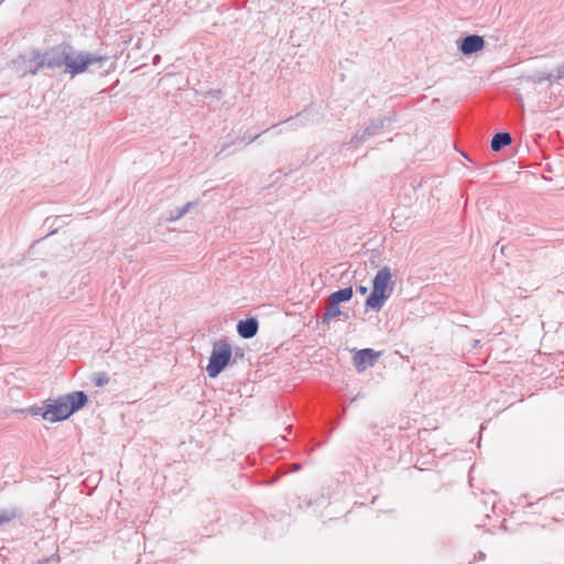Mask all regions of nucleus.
<instances>
[{
  "label": "nucleus",
  "instance_id": "obj_7",
  "mask_svg": "<svg viewBox=\"0 0 564 564\" xmlns=\"http://www.w3.org/2000/svg\"><path fill=\"white\" fill-rule=\"evenodd\" d=\"M381 352L376 351L371 348H364L358 350L354 356V365L358 372L364 371L367 367H372Z\"/></svg>",
  "mask_w": 564,
  "mask_h": 564
},
{
  "label": "nucleus",
  "instance_id": "obj_21",
  "mask_svg": "<svg viewBox=\"0 0 564 564\" xmlns=\"http://www.w3.org/2000/svg\"><path fill=\"white\" fill-rule=\"evenodd\" d=\"M477 556H478L479 560H485V557H486L484 552H478Z\"/></svg>",
  "mask_w": 564,
  "mask_h": 564
},
{
  "label": "nucleus",
  "instance_id": "obj_22",
  "mask_svg": "<svg viewBox=\"0 0 564 564\" xmlns=\"http://www.w3.org/2000/svg\"><path fill=\"white\" fill-rule=\"evenodd\" d=\"M259 137H260V134L254 135V138L252 139V141L257 140Z\"/></svg>",
  "mask_w": 564,
  "mask_h": 564
},
{
  "label": "nucleus",
  "instance_id": "obj_10",
  "mask_svg": "<svg viewBox=\"0 0 564 564\" xmlns=\"http://www.w3.org/2000/svg\"><path fill=\"white\" fill-rule=\"evenodd\" d=\"M259 329V323L254 317L241 319L237 324V333L243 339L253 338Z\"/></svg>",
  "mask_w": 564,
  "mask_h": 564
},
{
  "label": "nucleus",
  "instance_id": "obj_13",
  "mask_svg": "<svg viewBox=\"0 0 564 564\" xmlns=\"http://www.w3.org/2000/svg\"><path fill=\"white\" fill-rule=\"evenodd\" d=\"M352 295H354L352 288L347 286V288H344V289L333 292L329 295L328 300L336 304H340V303L350 301Z\"/></svg>",
  "mask_w": 564,
  "mask_h": 564
},
{
  "label": "nucleus",
  "instance_id": "obj_8",
  "mask_svg": "<svg viewBox=\"0 0 564 564\" xmlns=\"http://www.w3.org/2000/svg\"><path fill=\"white\" fill-rule=\"evenodd\" d=\"M291 128L308 127L319 122L318 115L314 112L313 108H306L299 112L295 117H290L285 120Z\"/></svg>",
  "mask_w": 564,
  "mask_h": 564
},
{
  "label": "nucleus",
  "instance_id": "obj_12",
  "mask_svg": "<svg viewBox=\"0 0 564 564\" xmlns=\"http://www.w3.org/2000/svg\"><path fill=\"white\" fill-rule=\"evenodd\" d=\"M512 141L511 134L509 132H497L490 142V148L492 151L498 152L502 148L509 145Z\"/></svg>",
  "mask_w": 564,
  "mask_h": 564
},
{
  "label": "nucleus",
  "instance_id": "obj_17",
  "mask_svg": "<svg viewBox=\"0 0 564 564\" xmlns=\"http://www.w3.org/2000/svg\"><path fill=\"white\" fill-rule=\"evenodd\" d=\"M91 380L96 387H104L109 382V376L106 372H96Z\"/></svg>",
  "mask_w": 564,
  "mask_h": 564
},
{
  "label": "nucleus",
  "instance_id": "obj_20",
  "mask_svg": "<svg viewBox=\"0 0 564 564\" xmlns=\"http://www.w3.org/2000/svg\"><path fill=\"white\" fill-rule=\"evenodd\" d=\"M358 292L362 295H365L368 292V288L364 285L358 286Z\"/></svg>",
  "mask_w": 564,
  "mask_h": 564
},
{
  "label": "nucleus",
  "instance_id": "obj_11",
  "mask_svg": "<svg viewBox=\"0 0 564 564\" xmlns=\"http://www.w3.org/2000/svg\"><path fill=\"white\" fill-rule=\"evenodd\" d=\"M344 316L345 319L348 318V314H344L339 307V304H336L328 300L327 307L322 317V324H328L333 318L338 316Z\"/></svg>",
  "mask_w": 564,
  "mask_h": 564
},
{
  "label": "nucleus",
  "instance_id": "obj_3",
  "mask_svg": "<svg viewBox=\"0 0 564 564\" xmlns=\"http://www.w3.org/2000/svg\"><path fill=\"white\" fill-rule=\"evenodd\" d=\"M392 273L390 268H381L373 278L372 291L366 299V306L379 312L393 291Z\"/></svg>",
  "mask_w": 564,
  "mask_h": 564
},
{
  "label": "nucleus",
  "instance_id": "obj_14",
  "mask_svg": "<svg viewBox=\"0 0 564 564\" xmlns=\"http://www.w3.org/2000/svg\"><path fill=\"white\" fill-rule=\"evenodd\" d=\"M195 205L193 202L186 203L183 207L176 208L175 210H171L166 221H176L181 219L185 214L189 212V209Z\"/></svg>",
  "mask_w": 564,
  "mask_h": 564
},
{
  "label": "nucleus",
  "instance_id": "obj_9",
  "mask_svg": "<svg viewBox=\"0 0 564 564\" xmlns=\"http://www.w3.org/2000/svg\"><path fill=\"white\" fill-rule=\"evenodd\" d=\"M485 47V40L478 34H469L462 39L458 48L464 56H469Z\"/></svg>",
  "mask_w": 564,
  "mask_h": 564
},
{
  "label": "nucleus",
  "instance_id": "obj_5",
  "mask_svg": "<svg viewBox=\"0 0 564 564\" xmlns=\"http://www.w3.org/2000/svg\"><path fill=\"white\" fill-rule=\"evenodd\" d=\"M42 55L40 50H32L29 53L20 55L17 59L13 61V64L17 67V70L21 76L36 75L41 69L45 68V66H40Z\"/></svg>",
  "mask_w": 564,
  "mask_h": 564
},
{
  "label": "nucleus",
  "instance_id": "obj_1",
  "mask_svg": "<svg viewBox=\"0 0 564 564\" xmlns=\"http://www.w3.org/2000/svg\"><path fill=\"white\" fill-rule=\"evenodd\" d=\"M41 55L40 66L52 70L63 68V73L69 75L70 78L87 72L94 65L101 68L109 61L107 55L78 51L68 42L56 44L45 52H41Z\"/></svg>",
  "mask_w": 564,
  "mask_h": 564
},
{
  "label": "nucleus",
  "instance_id": "obj_18",
  "mask_svg": "<svg viewBox=\"0 0 564 564\" xmlns=\"http://www.w3.org/2000/svg\"><path fill=\"white\" fill-rule=\"evenodd\" d=\"M553 77H555V84L564 82V62L553 69Z\"/></svg>",
  "mask_w": 564,
  "mask_h": 564
},
{
  "label": "nucleus",
  "instance_id": "obj_23",
  "mask_svg": "<svg viewBox=\"0 0 564 564\" xmlns=\"http://www.w3.org/2000/svg\"><path fill=\"white\" fill-rule=\"evenodd\" d=\"M299 469H300L299 465L294 466V470H299Z\"/></svg>",
  "mask_w": 564,
  "mask_h": 564
},
{
  "label": "nucleus",
  "instance_id": "obj_19",
  "mask_svg": "<svg viewBox=\"0 0 564 564\" xmlns=\"http://www.w3.org/2000/svg\"><path fill=\"white\" fill-rule=\"evenodd\" d=\"M46 402L44 403L43 406H31L26 411L31 414V415H41L43 417V413L46 411Z\"/></svg>",
  "mask_w": 564,
  "mask_h": 564
},
{
  "label": "nucleus",
  "instance_id": "obj_4",
  "mask_svg": "<svg viewBox=\"0 0 564 564\" xmlns=\"http://www.w3.org/2000/svg\"><path fill=\"white\" fill-rule=\"evenodd\" d=\"M232 357L230 345L225 339L216 340L209 357L206 371L210 378L219 376L229 365Z\"/></svg>",
  "mask_w": 564,
  "mask_h": 564
},
{
  "label": "nucleus",
  "instance_id": "obj_15",
  "mask_svg": "<svg viewBox=\"0 0 564 564\" xmlns=\"http://www.w3.org/2000/svg\"><path fill=\"white\" fill-rule=\"evenodd\" d=\"M18 514L19 511L15 507L0 510V525L12 521L18 517Z\"/></svg>",
  "mask_w": 564,
  "mask_h": 564
},
{
  "label": "nucleus",
  "instance_id": "obj_2",
  "mask_svg": "<svg viewBox=\"0 0 564 564\" xmlns=\"http://www.w3.org/2000/svg\"><path fill=\"white\" fill-rule=\"evenodd\" d=\"M87 402L88 397L84 391H74L59 395L57 399L46 404L43 419L52 423L67 420L75 412L83 409Z\"/></svg>",
  "mask_w": 564,
  "mask_h": 564
},
{
  "label": "nucleus",
  "instance_id": "obj_6",
  "mask_svg": "<svg viewBox=\"0 0 564 564\" xmlns=\"http://www.w3.org/2000/svg\"><path fill=\"white\" fill-rule=\"evenodd\" d=\"M391 122L389 117H381L371 120L369 126H367L360 133L357 132L350 140V143L354 147H358L359 144L364 143L368 139L372 138L373 135H377L382 128L386 124H389Z\"/></svg>",
  "mask_w": 564,
  "mask_h": 564
},
{
  "label": "nucleus",
  "instance_id": "obj_16",
  "mask_svg": "<svg viewBox=\"0 0 564 564\" xmlns=\"http://www.w3.org/2000/svg\"><path fill=\"white\" fill-rule=\"evenodd\" d=\"M531 82L534 83V84H542L543 82H549L550 84H554L555 83V77H553V72L551 73H544V72H540V73H535L533 74L531 77H530Z\"/></svg>",
  "mask_w": 564,
  "mask_h": 564
}]
</instances>
